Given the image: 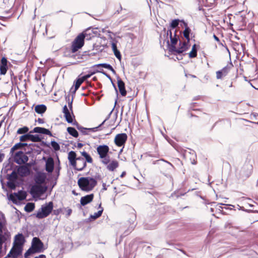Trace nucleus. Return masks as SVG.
Wrapping results in <instances>:
<instances>
[{
  "mask_svg": "<svg viewBox=\"0 0 258 258\" xmlns=\"http://www.w3.org/2000/svg\"><path fill=\"white\" fill-rule=\"evenodd\" d=\"M78 184L82 190L88 192L92 190L96 185L97 181L92 177H83L78 180Z\"/></svg>",
  "mask_w": 258,
  "mask_h": 258,
  "instance_id": "nucleus-1",
  "label": "nucleus"
},
{
  "mask_svg": "<svg viewBox=\"0 0 258 258\" xmlns=\"http://www.w3.org/2000/svg\"><path fill=\"white\" fill-rule=\"evenodd\" d=\"M53 208V204L52 202L42 205L41 208L37 211L36 217L38 219H43L47 217L51 213Z\"/></svg>",
  "mask_w": 258,
  "mask_h": 258,
  "instance_id": "nucleus-2",
  "label": "nucleus"
},
{
  "mask_svg": "<svg viewBox=\"0 0 258 258\" xmlns=\"http://www.w3.org/2000/svg\"><path fill=\"white\" fill-rule=\"evenodd\" d=\"M85 38V33L83 32L78 35L72 44V51L73 53L77 52L79 49L81 48L84 44V39Z\"/></svg>",
  "mask_w": 258,
  "mask_h": 258,
  "instance_id": "nucleus-3",
  "label": "nucleus"
},
{
  "mask_svg": "<svg viewBox=\"0 0 258 258\" xmlns=\"http://www.w3.org/2000/svg\"><path fill=\"white\" fill-rule=\"evenodd\" d=\"M47 190L45 186L39 184L33 185L30 190V193L33 198H38L42 195Z\"/></svg>",
  "mask_w": 258,
  "mask_h": 258,
  "instance_id": "nucleus-4",
  "label": "nucleus"
},
{
  "mask_svg": "<svg viewBox=\"0 0 258 258\" xmlns=\"http://www.w3.org/2000/svg\"><path fill=\"white\" fill-rule=\"evenodd\" d=\"M26 193L23 190H20L18 192L11 194L9 196V199L14 203H16L17 201H22L26 199Z\"/></svg>",
  "mask_w": 258,
  "mask_h": 258,
  "instance_id": "nucleus-5",
  "label": "nucleus"
},
{
  "mask_svg": "<svg viewBox=\"0 0 258 258\" xmlns=\"http://www.w3.org/2000/svg\"><path fill=\"white\" fill-rule=\"evenodd\" d=\"M112 110L110 112L108 117L101 123L99 126L93 127V128H85L80 125L77 126V128L79 130L83 135H88L89 132H95L97 131L98 128H99L104 122L109 118L110 115L112 113Z\"/></svg>",
  "mask_w": 258,
  "mask_h": 258,
  "instance_id": "nucleus-6",
  "label": "nucleus"
},
{
  "mask_svg": "<svg viewBox=\"0 0 258 258\" xmlns=\"http://www.w3.org/2000/svg\"><path fill=\"white\" fill-rule=\"evenodd\" d=\"M127 136L125 133L118 134L114 138V143L118 147L124 146L127 140Z\"/></svg>",
  "mask_w": 258,
  "mask_h": 258,
  "instance_id": "nucleus-7",
  "label": "nucleus"
},
{
  "mask_svg": "<svg viewBox=\"0 0 258 258\" xmlns=\"http://www.w3.org/2000/svg\"><path fill=\"white\" fill-rule=\"evenodd\" d=\"M188 43L187 41L184 42L179 48H176V46H170L169 50L174 54H180L187 50L188 48Z\"/></svg>",
  "mask_w": 258,
  "mask_h": 258,
  "instance_id": "nucleus-8",
  "label": "nucleus"
},
{
  "mask_svg": "<svg viewBox=\"0 0 258 258\" xmlns=\"http://www.w3.org/2000/svg\"><path fill=\"white\" fill-rule=\"evenodd\" d=\"M28 158L24 154L22 151L17 152L15 154V161L19 164L25 163L28 161Z\"/></svg>",
  "mask_w": 258,
  "mask_h": 258,
  "instance_id": "nucleus-9",
  "label": "nucleus"
},
{
  "mask_svg": "<svg viewBox=\"0 0 258 258\" xmlns=\"http://www.w3.org/2000/svg\"><path fill=\"white\" fill-rule=\"evenodd\" d=\"M23 247L14 244L13 247L7 255L8 257H17L22 252Z\"/></svg>",
  "mask_w": 258,
  "mask_h": 258,
  "instance_id": "nucleus-10",
  "label": "nucleus"
},
{
  "mask_svg": "<svg viewBox=\"0 0 258 258\" xmlns=\"http://www.w3.org/2000/svg\"><path fill=\"white\" fill-rule=\"evenodd\" d=\"M43 244L38 237H34L32 241V247L35 251L40 252L42 249Z\"/></svg>",
  "mask_w": 258,
  "mask_h": 258,
  "instance_id": "nucleus-11",
  "label": "nucleus"
},
{
  "mask_svg": "<svg viewBox=\"0 0 258 258\" xmlns=\"http://www.w3.org/2000/svg\"><path fill=\"white\" fill-rule=\"evenodd\" d=\"M109 148L107 145H100L97 148V151L100 158H105L108 155Z\"/></svg>",
  "mask_w": 258,
  "mask_h": 258,
  "instance_id": "nucleus-12",
  "label": "nucleus"
},
{
  "mask_svg": "<svg viewBox=\"0 0 258 258\" xmlns=\"http://www.w3.org/2000/svg\"><path fill=\"white\" fill-rule=\"evenodd\" d=\"M8 60L5 57H3L0 61V74L5 75L8 70Z\"/></svg>",
  "mask_w": 258,
  "mask_h": 258,
  "instance_id": "nucleus-13",
  "label": "nucleus"
},
{
  "mask_svg": "<svg viewBox=\"0 0 258 258\" xmlns=\"http://www.w3.org/2000/svg\"><path fill=\"white\" fill-rule=\"evenodd\" d=\"M25 242L24 237L22 233H19L15 236L14 244L23 247Z\"/></svg>",
  "mask_w": 258,
  "mask_h": 258,
  "instance_id": "nucleus-14",
  "label": "nucleus"
},
{
  "mask_svg": "<svg viewBox=\"0 0 258 258\" xmlns=\"http://www.w3.org/2000/svg\"><path fill=\"white\" fill-rule=\"evenodd\" d=\"M17 173L20 176L24 177L30 173V170L27 166L22 165L18 167Z\"/></svg>",
  "mask_w": 258,
  "mask_h": 258,
  "instance_id": "nucleus-15",
  "label": "nucleus"
},
{
  "mask_svg": "<svg viewBox=\"0 0 258 258\" xmlns=\"http://www.w3.org/2000/svg\"><path fill=\"white\" fill-rule=\"evenodd\" d=\"M78 163L76 162V165L74 166L75 169L78 171H82L86 166V162L83 158H78Z\"/></svg>",
  "mask_w": 258,
  "mask_h": 258,
  "instance_id": "nucleus-16",
  "label": "nucleus"
},
{
  "mask_svg": "<svg viewBox=\"0 0 258 258\" xmlns=\"http://www.w3.org/2000/svg\"><path fill=\"white\" fill-rule=\"evenodd\" d=\"M94 198L93 194H90L81 198L80 200L81 204L85 206L92 201Z\"/></svg>",
  "mask_w": 258,
  "mask_h": 258,
  "instance_id": "nucleus-17",
  "label": "nucleus"
},
{
  "mask_svg": "<svg viewBox=\"0 0 258 258\" xmlns=\"http://www.w3.org/2000/svg\"><path fill=\"white\" fill-rule=\"evenodd\" d=\"M68 160L71 165L75 166L76 165V154L74 151H70L68 154Z\"/></svg>",
  "mask_w": 258,
  "mask_h": 258,
  "instance_id": "nucleus-18",
  "label": "nucleus"
},
{
  "mask_svg": "<svg viewBox=\"0 0 258 258\" xmlns=\"http://www.w3.org/2000/svg\"><path fill=\"white\" fill-rule=\"evenodd\" d=\"M117 85L119 91L122 96H124L126 94V91L125 89L124 82L119 78L117 79Z\"/></svg>",
  "mask_w": 258,
  "mask_h": 258,
  "instance_id": "nucleus-19",
  "label": "nucleus"
},
{
  "mask_svg": "<svg viewBox=\"0 0 258 258\" xmlns=\"http://www.w3.org/2000/svg\"><path fill=\"white\" fill-rule=\"evenodd\" d=\"M54 168V161L52 158H49L46 162L45 169L48 172H52Z\"/></svg>",
  "mask_w": 258,
  "mask_h": 258,
  "instance_id": "nucleus-20",
  "label": "nucleus"
},
{
  "mask_svg": "<svg viewBox=\"0 0 258 258\" xmlns=\"http://www.w3.org/2000/svg\"><path fill=\"white\" fill-rule=\"evenodd\" d=\"M189 155L192 156V158H190V160L191 161V163L194 164L193 161H195V159L196 157V154L195 152L190 149L184 151L183 153V156L185 158H188Z\"/></svg>",
  "mask_w": 258,
  "mask_h": 258,
  "instance_id": "nucleus-21",
  "label": "nucleus"
},
{
  "mask_svg": "<svg viewBox=\"0 0 258 258\" xmlns=\"http://www.w3.org/2000/svg\"><path fill=\"white\" fill-rule=\"evenodd\" d=\"M34 133H40L52 136L51 133L48 130L43 127H36L33 129Z\"/></svg>",
  "mask_w": 258,
  "mask_h": 258,
  "instance_id": "nucleus-22",
  "label": "nucleus"
},
{
  "mask_svg": "<svg viewBox=\"0 0 258 258\" xmlns=\"http://www.w3.org/2000/svg\"><path fill=\"white\" fill-rule=\"evenodd\" d=\"M46 176L43 174H37L34 178L36 184L41 185L45 181Z\"/></svg>",
  "mask_w": 258,
  "mask_h": 258,
  "instance_id": "nucleus-23",
  "label": "nucleus"
},
{
  "mask_svg": "<svg viewBox=\"0 0 258 258\" xmlns=\"http://www.w3.org/2000/svg\"><path fill=\"white\" fill-rule=\"evenodd\" d=\"M229 69L227 67L223 68L221 70L216 72V78L217 79H222L223 77L226 76L228 74Z\"/></svg>",
  "mask_w": 258,
  "mask_h": 258,
  "instance_id": "nucleus-24",
  "label": "nucleus"
},
{
  "mask_svg": "<svg viewBox=\"0 0 258 258\" xmlns=\"http://www.w3.org/2000/svg\"><path fill=\"white\" fill-rule=\"evenodd\" d=\"M118 166V162L116 160H113L111 162H110L107 166V168L109 171H113L115 169H116Z\"/></svg>",
  "mask_w": 258,
  "mask_h": 258,
  "instance_id": "nucleus-25",
  "label": "nucleus"
},
{
  "mask_svg": "<svg viewBox=\"0 0 258 258\" xmlns=\"http://www.w3.org/2000/svg\"><path fill=\"white\" fill-rule=\"evenodd\" d=\"M46 110V107L45 105H37L35 107V111L39 114L44 113Z\"/></svg>",
  "mask_w": 258,
  "mask_h": 258,
  "instance_id": "nucleus-26",
  "label": "nucleus"
},
{
  "mask_svg": "<svg viewBox=\"0 0 258 258\" xmlns=\"http://www.w3.org/2000/svg\"><path fill=\"white\" fill-rule=\"evenodd\" d=\"M67 131L70 135H72L74 137L77 138L79 136L77 131L73 127H68L67 128Z\"/></svg>",
  "mask_w": 258,
  "mask_h": 258,
  "instance_id": "nucleus-27",
  "label": "nucleus"
},
{
  "mask_svg": "<svg viewBox=\"0 0 258 258\" xmlns=\"http://www.w3.org/2000/svg\"><path fill=\"white\" fill-rule=\"evenodd\" d=\"M95 66L96 67H103L104 68H105V69H107L108 70H110L114 74L115 73V71L113 69L112 66L111 65H110L109 64H107V63H99V64L95 65Z\"/></svg>",
  "mask_w": 258,
  "mask_h": 258,
  "instance_id": "nucleus-28",
  "label": "nucleus"
},
{
  "mask_svg": "<svg viewBox=\"0 0 258 258\" xmlns=\"http://www.w3.org/2000/svg\"><path fill=\"white\" fill-rule=\"evenodd\" d=\"M18 173L15 171H13L11 174L8 175V180L16 181L18 179Z\"/></svg>",
  "mask_w": 258,
  "mask_h": 258,
  "instance_id": "nucleus-29",
  "label": "nucleus"
},
{
  "mask_svg": "<svg viewBox=\"0 0 258 258\" xmlns=\"http://www.w3.org/2000/svg\"><path fill=\"white\" fill-rule=\"evenodd\" d=\"M197 55V49L196 44H194L192 47L191 50L189 53V57L190 58H194Z\"/></svg>",
  "mask_w": 258,
  "mask_h": 258,
  "instance_id": "nucleus-30",
  "label": "nucleus"
},
{
  "mask_svg": "<svg viewBox=\"0 0 258 258\" xmlns=\"http://www.w3.org/2000/svg\"><path fill=\"white\" fill-rule=\"evenodd\" d=\"M35 208V205L32 203H28L25 206L24 209L27 212H32Z\"/></svg>",
  "mask_w": 258,
  "mask_h": 258,
  "instance_id": "nucleus-31",
  "label": "nucleus"
},
{
  "mask_svg": "<svg viewBox=\"0 0 258 258\" xmlns=\"http://www.w3.org/2000/svg\"><path fill=\"white\" fill-rule=\"evenodd\" d=\"M81 155L86 159V162L91 163L93 159L85 151L81 152Z\"/></svg>",
  "mask_w": 258,
  "mask_h": 258,
  "instance_id": "nucleus-32",
  "label": "nucleus"
},
{
  "mask_svg": "<svg viewBox=\"0 0 258 258\" xmlns=\"http://www.w3.org/2000/svg\"><path fill=\"white\" fill-rule=\"evenodd\" d=\"M190 29L188 27H186L183 31V36L187 39V42L189 41V34Z\"/></svg>",
  "mask_w": 258,
  "mask_h": 258,
  "instance_id": "nucleus-33",
  "label": "nucleus"
},
{
  "mask_svg": "<svg viewBox=\"0 0 258 258\" xmlns=\"http://www.w3.org/2000/svg\"><path fill=\"white\" fill-rule=\"evenodd\" d=\"M30 141L34 142H40L41 141V138L38 135H33L30 134Z\"/></svg>",
  "mask_w": 258,
  "mask_h": 258,
  "instance_id": "nucleus-34",
  "label": "nucleus"
},
{
  "mask_svg": "<svg viewBox=\"0 0 258 258\" xmlns=\"http://www.w3.org/2000/svg\"><path fill=\"white\" fill-rule=\"evenodd\" d=\"M29 131V128L27 126H24L21 128H19L17 132L18 134H23L27 133Z\"/></svg>",
  "mask_w": 258,
  "mask_h": 258,
  "instance_id": "nucleus-35",
  "label": "nucleus"
},
{
  "mask_svg": "<svg viewBox=\"0 0 258 258\" xmlns=\"http://www.w3.org/2000/svg\"><path fill=\"white\" fill-rule=\"evenodd\" d=\"M103 212V208H101V210H99L97 213H95L93 215L91 216V218L93 219H96L99 218L102 215Z\"/></svg>",
  "mask_w": 258,
  "mask_h": 258,
  "instance_id": "nucleus-36",
  "label": "nucleus"
},
{
  "mask_svg": "<svg viewBox=\"0 0 258 258\" xmlns=\"http://www.w3.org/2000/svg\"><path fill=\"white\" fill-rule=\"evenodd\" d=\"M51 146L55 151H58L60 149L59 145L54 141L51 142Z\"/></svg>",
  "mask_w": 258,
  "mask_h": 258,
  "instance_id": "nucleus-37",
  "label": "nucleus"
},
{
  "mask_svg": "<svg viewBox=\"0 0 258 258\" xmlns=\"http://www.w3.org/2000/svg\"><path fill=\"white\" fill-rule=\"evenodd\" d=\"M15 181L8 180L7 182V186L12 189H15L16 188Z\"/></svg>",
  "mask_w": 258,
  "mask_h": 258,
  "instance_id": "nucleus-38",
  "label": "nucleus"
},
{
  "mask_svg": "<svg viewBox=\"0 0 258 258\" xmlns=\"http://www.w3.org/2000/svg\"><path fill=\"white\" fill-rule=\"evenodd\" d=\"M20 140L21 142L30 141V134H25L20 137Z\"/></svg>",
  "mask_w": 258,
  "mask_h": 258,
  "instance_id": "nucleus-39",
  "label": "nucleus"
},
{
  "mask_svg": "<svg viewBox=\"0 0 258 258\" xmlns=\"http://www.w3.org/2000/svg\"><path fill=\"white\" fill-rule=\"evenodd\" d=\"M27 145V143H17V144H15L13 146V147H14V149H15V150H17V149H18L19 148H21L22 147L26 146Z\"/></svg>",
  "mask_w": 258,
  "mask_h": 258,
  "instance_id": "nucleus-40",
  "label": "nucleus"
},
{
  "mask_svg": "<svg viewBox=\"0 0 258 258\" xmlns=\"http://www.w3.org/2000/svg\"><path fill=\"white\" fill-rule=\"evenodd\" d=\"M82 84V81L81 80V79H78L75 82V91L77 90Z\"/></svg>",
  "mask_w": 258,
  "mask_h": 258,
  "instance_id": "nucleus-41",
  "label": "nucleus"
},
{
  "mask_svg": "<svg viewBox=\"0 0 258 258\" xmlns=\"http://www.w3.org/2000/svg\"><path fill=\"white\" fill-rule=\"evenodd\" d=\"M64 116L68 122L72 123L73 122V118L72 117L70 112L66 113L64 114Z\"/></svg>",
  "mask_w": 258,
  "mask_h": 258,
  "instance_id": "nucleus-42",
  "label": "nucleus"
},
{
  "mask_svg": "<svg viewBox=\"0 0 258 258\" xmlns=\"http://www.w3.org/2000/svg\"><path fill=\"white\" fill-rule=\"evenodd\" d=\"M170 41H171V45L170 46H175V45L177 42V38L176 37L175 34V37H172L170 38Z\"/></svg>",
  "mask_w": 258,
  "mask_h": 258,
  "instance_id": "nucleus-43",
  "label": "nucleus"
},
{
  "mask_svg": "<svg viewBox=\"0 0 258 258\" xmlns=\"http://www.w3.org/2000/svg\"><path fill=\"white\" fill-rule=\"evenodd\" d=\"M101 159H102V162L104 164H105V165H107L108 164V163H109V162H110V158H109V156L107 155H106V156L105 157V158H100Z\"/></svg>",
  "mask_w": 258,
  "mask_h": 258,
  "instance_id": "nucleus-44",
  "label": "nucleus"
},
{
  "mask_svg": "<svg viewBox=\"0 0 258 258\" xmlns=\"http://www.w3.org/2000/svg\"><path fill=\"white\" fill-rule=\"evenodd\" d=\"M179 24V21L178 20H173L170 24L171 27H172L173 29H174L176 28Z\"/></svg>",
  "mask_w": 258,
  "mask_h": 258,
  "instance_id": "nucleus-45",
  "label": "nucleus"
},
{
  "mask_svg": "<svg viewBox=\"0 0 258 258\" xmlns=\"http://www.w3.org/2000/svg\"><path fill=\"white\" fill-rule=\"evenodd\" d=\"M113 53L117 58H118L119 60L121 59V55L120 53L119 50H115V51H113Z\"/></svg>",
  "mask_w": 258,
  "mask_h": 258,
  "instance_id": "nucleus-46",
  "label": "nucleus"
},
{
  "mask_svg": "<svg viewBox=\"0 0 258 258\" xmlns=\"http://www.w3.org/2000/svg\"><path fill=\"white\" fill-rule=\"evenodd\" d=\"M34 252V250L31 248H30L27 250V251L25 253V257H27L28 256L31 254L32 253Z\"/></svg>",
  "mask_w": 258,
  "mask_h": 258,
  "instance_id": "nucleus-47",
  "label": "nucleus"
},
{
  "mask_svg": "<svg viewBox=\"0 0 258 258\" xmlns=\"http://www.w3.org/2000/svg\"><path fill=\"white\" fill-rule=\"evenodd\" d=\"M134 225L133 224L127 230L125 231L124 232V234L125 235L128 234L134 228Z\"/></svg>",
  "mask_w": 258,
  "mask_h": 258,
  "instance_id": "nucleus-48",
  "label": "nucleus"
},
{
  "mask_svg": "<svg viewBox=\"0 0 258 258\" xmlns=\"http://www.w3.org/2000/svg\"><path fill=\"white\" fill-rule=\"evenodd\" d=\"M250 118L251 119H258V114L257 113H252L250 115Z\"/></svg>",
  "mask_w": 258,
  "mask_h": 258,
  "instance_id": "nucleus-49",
  "label": "nucleus"
},
{
  "mask_svg": "<svg viewBox=\"0 0 258 258\" xmlns=\"http://www.w3.org/2000/svg\"><path fill=\"white\" fill-rule=\"evenodd\" d=\"M111 47H112V49L113 51L118 50L117 48L116 44V43H115L114 42H113L111 43Z\"/></svg>",
  "mask_w": 258,
  "mask_h": 258,
  "instance_id": "nucleus-50",
  "label": "nucleus"
},
{
  "mask_svg": "<svg viewBox=\"0 0 258 258\" xmlns=\"http://www.w3.org/2000/svg\"><path fill=\"white\" fill-rule=\"evenodd\" d=\"M63 112L64 114L70 112L69 110L66 105H64L63 107Z\"/></svg>",
  "mask_w": 258,
  "mask_h": 258,
  "instance_id": "nucleus-51",
  "label": "nucleus"
},
{
  "mask_svg": "<svg viewBox=\"0 0 258 258\" xmlns=\"http://www.w3.org/2000/svg\"><path fill=\"white\" fill-rule=\"evenodd\" d=\"M99 72L100 73L103 74L104 75H105L106 77H107L110 80H111V78L110 76L109 75H108L106 73H105L104 71H99Z\"/></svg>",
  "mask_w": 258,
  "mask_h": 258,
  "instance_id": "nucleus-52",
  "label": "nucleus"
},
{
  "mask_svg": "<svg viewBox=\"0 0 258 258\" xmlns=\"http://www.w3.org/2000/svg\"><path fill=\"white\" fill-rule=\"evenodd\" d=\"M5 215L2 212H0V221H5Z\"/></svg>",
  "mask_w": 258,
  "mask_h": 258,
  "instance_id": "nucleus-53",
  "label": "nucleus"
},
{
  "mask_svg": "<svg viewBox=\"0 0 258 258\" xmlns=\"http://www.w3.org/2000/svg\"><path fill=\"white\" fill-rule=\"evenodd\" d=\"M4 221H0V234H2V232H3L2 228H3V222Z\"/></svg>",
  "mask_w": 258,
  "mask_h": 258,
  "instance_id": "nucleus-54",
  "label": "nucleus"
},
{
  "mask_svg": "<svg viewBox=\"0 0 258 258\" xmlns=\"http://www.w3.org/2000/svg\"><path fill=\"white\" fill-rule=\"evenodd\" d=\"M166 34H167V37H168V36H169L170 37V39L172 37V32H171V30H167V33H166Z\"/></svg>",
  "mask_w": 258,
  "mask_h": 258,
  "instance_id": "nucleus-55",
  "label": "nucleus"
},
{
  "mask_svg": "<svg viewBox=\"0 0 258 258\" xmlns=\"http://www.w3.org/2000/svg\"><path fill=\"white\" fill-rule=\"evenodd\" d=\"M3 243V236L2 234H0V249L2 248Z\"/></svg>",
  "mask_w": 258,
  "mask_h": 258,
  "instance_id": "nucleus-56",
  "label": "nucleus"
},
{
  "mask_svg": "<svg viewBox=\"0 0 258 258\" xmlns=\"http://www.w3.org/2000/svg\"><path fill=\"white\" fill-rule=\"evenodd\" d=\"M95 73V72H93L92 73H91L90 74H88V75H85L84 77H85L86 79H88V78H89L92 75H94V74Z\"/></svg>",
  "mask_w": 258,
  "mask_h": 258,
  "instance_id": "nucleus-57",
  "label": "nucleus"
},
{
  "mask_svg": "<svg viewBox=\"0 0 258 258\" xmlns=\"http://www.w3.org/2000/svg\"><path fill=\"white\" fill-rule=\"evenodd\" d=\"M67 216L68 217L71 214L72 211L71 209H69L67 210Z\"/></svg>",
  "mask_w": 258,
  "mask_h": 258,
  "instance_id": "nucleus-58",
  "label": "nucleus"
},
{
  "mask_svg": "<svg viewBox=\"0 0 258 258\" xmlns=\"http://www.w3.org/2000/svg\"><path fill=\"white\" fill-rule=\"evenodd\" d=\"M34 258H46V256L44 254H41L38 256H35Z\"/></svg>",
  "mask_w": 258,
  "mask_h": 258,
  "instance_id": "nucleus-59",
  "label": "nucleus"
},
{
  "mask_svg": "<svg viewBox=\"0 0 258 258\" xmlns=\"http://www.w3.org/2000/svg\"><path fill=\"white\" fill-rule=\"evenodd\" d=\"M37 121L39 123H44L43 119L42 118H38L37 120Z\"/></svg>",
  "mask_w": 258,
  "mask_h": 258,
  "instance_id": "nucleus-60",
  "label": "nucleus"
},
{
  "mask_svg": "<svg viewBox=\"0 0 258 258\" xmlns=\"http://www.w3.org/2000/svg\"><path fill=\"white\" fill-rule=\"evenodd\" d=\"M4 157V154L0 153V162H1L3 161Z\"/></svg>",
  "mask_w": 258,
  "mask_h": 258,
  "instance_id": "nucleus-61",
  "label": "nucleus"
},
{
  "mask_svg": "<svg viewBox=\"0 0 258 258\" xmlns=\"http://www.w3.org/2000/svg\"><path fill=\"white\" fill-rule=\"evenodd\" d=\"M213 37L215 39V40H216L217 41H220L219 38L215 34L213 35Z\"/></svg>",
  "mask_w": 258,
  "mask_h": 258,
  "instance_id": "nucleus-62",
  "label": "nucleus"
},
{
  "mask_svg": "<svg viewBox=\"0 0 258 258\" xmlns=\"http://www.w3.org/2000/svg\"><path fill=\"white\" fill-rule=\"evenodd\" d=\"M83 145L82 143H78L77 147L78 148H81L83 147Z\"/></svg>",
  "mask_w": 258,
  "mask_h": 258,
  "instance_id": "nucleus-63",
  "label": "nucleus"
},
{
  "mask_svg": "<svg viewBox=\"0 0 258 258\" xmlns=\"http://www.w3.org/2000/svg\"><path fill=\"white\" fill-rule=\"evenodd\" d=\"M79 79H81V80L82 81V83L85 81V80H86L87 79H86L85 77L83 76L82 77H81V78H79Z\"/></svg>",
  "mask_w": 258,
  "mask_h": 258,
  "instance_id": "nucleus-64",
  "label": "nucleus"
}]
</instances>
